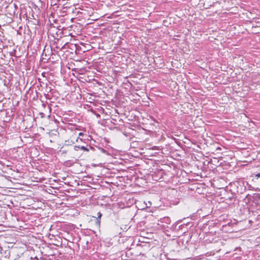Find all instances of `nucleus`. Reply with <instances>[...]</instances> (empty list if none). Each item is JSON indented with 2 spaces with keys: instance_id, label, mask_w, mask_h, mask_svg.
Segmentation results:
<instances>
[{
  "instance_id": "nucleus-1",
  "label": "nucleus",
  "mask_w": 260,
  "mask_h": 260,
  "mask_svg": "<svg viewBox=\"0 0 260 260\" xmlns=\"http://www.w3.org/2000/svg\"><path fill=\"white\" fill-rule=\"evenodd\" d=\"M74 149L75 151H78L79 149L86 152H89L90 150L93 151H96V149L94 147L88 145H86V146H81V145H75L74 146Z\"/></svg>"
},
{
  "instance_id": "nucleus-2",
  "label": "nucleus",
  "mask_w": 260,
  "mask_h": 260,
  "mask_svg": "<svg viewBox=\"0 0 260 260\" xmlns=\"http://www.w3.org/2000/svg\"><path fill=\"white\" fill-rule=\"evenodd\" d=\"M64 0H50V5L52 6H56V8L60 6H63L66 5L64 3Z\"/></svg>"
},
{
  "instance_id": "nucleus-3",
  "label": "nucleus",
  "mask_w": 260,
  "mask_h": 260,
  "mask_svg": "<svg viewBox=\"0 0 260 260\" xmlns=\"http://www.w3.org/2000/svg\"><path fill=\"white\" fill-rule=\"evenodd\" d=\"M97 217H96V221L95 224L96 225H98L99 227L100 226V223H101V218L102 216V214L101 212H98L97 213Z\"/></svg>"
},
{
  "instance_id": "nucleus-4",
  "label": "nucleus",
  "mask_w": 260,
  "mask_h": 260,
  "mask_svg": "<svg viewBox=\"0 0 260 260\" xmlns=\"http://www.w3.org/2000/svg\"><path fill=\"white\" fill-rule=\"evenodd\" d=\"M79 137L77 138L76 141L78 142V140L80 139L81 141H82L83 139H84L85 140V139L84 138V137L85 136V135L83 133H80L78 134Z\"/></svg>"
},
{
  "instance_id": "nucleus-5",
  "label": "nucleus",
  "mask_w": 260,
  "mask_h": 260,
  "mask_svg": "<svg viewBox=\"0 0 260 260\" xmlns=\"http://www.w3.org/2000/svg\"><path fill=\"white\" fill-rule=\"evenodd\" d=\"M162 220V222H164L167 224H170L171 222V219L169 217H165Z\"/></svg>"
},
{
  "instance_id": "nucleus-6",
  "label": "nucleus",
  "mask_w": 260,
  "mask_h": 260,
  "mask_svg": "<svg viewBox=\"0 0 260 260\" xmlns=\"http://www.w3.org/2000/svg\"><path fill=\"white\" fill-rule=\"evenodd\" d=\"M250 198L251 196L249 194H247L246 196V197L244 199V201L247 204L249 203V200L250 199Z\"/></svg>"
},
{
  "instance_id": "nucleus-7",
  "label": "nucleus",
  "mask_w": 260,
  "mask_h": 260,
  "mask_svg": "<svg viewBox=\"0 0 260 260\" xmlns=\"http://www.w3.org/2000/svg\"><path fill=\"white\" fill-rule=\"evenodd\" d=\"M68 46H69L68 43H66L63 46H62L61 47V48H59V47L57 46L56 48L59 49L60 50H62L63 49L67 48L68 47Z\"/></svg>"
},
{
  "instance_id": "nucleus-8",
  "label": "nucleus",
  "mask_w": 260,
  "mask_h": 260,
  "mask_svg": "<svg viewBox=\"0 0 260 260\" xmlns=\"http://www.w3.org/2000/svg\"><path fill=\"white\" fill-rule=\"evenodd\" d=\"M96 148H97L99 150H100L101 152H102V153H106V150H105V149H104V148H101V147H96Z\"/></svg>"
},
{
  "instance_id": "nucleus-9",
  "label": "nucleus",
  "mask_w": 260,
  "mask_h": 260,
  "mask_svg": "<svg viewBox=\"0 0 260 260\" xmlns=\"http://www.w3.org/2000/svg\"><path fill=\"white\" fill-rule=\"evenodd\" d=\"M255 177L257 178H258L260 177V173H258L257 174H256L255 175Z\"/></svg>"
},
{
  "instance_id": "nucleus-10",
  "label": "nucleus",
  "mask_w": 260,
  "mask_h": 260,
  "mask_svg": "<svg viewBox=\"0 0 260 260\" xmlns=\"http://www.w3.org/2000/svg\"><path fill=\"white\" fill-rule=\"evenodd\" d=\"M248 187L249 189L250 190L254 189V188L252 187H251V185H249Z\"/></svg>"
}]
</instances>
